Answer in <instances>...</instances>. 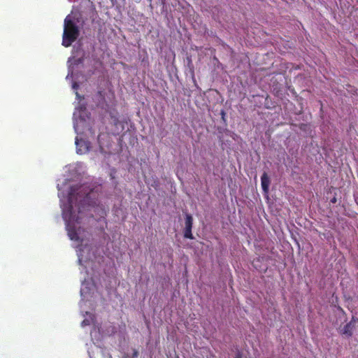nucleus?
<instances>
[{"mask_svg": "<svg viewBox=\"0 0 358 358\" xmlns=\"http://www.w3.org/2000/svg\"><path fill=\"white\" fill-rule=\"evenodd\" d=\"M185 228L192 229L193 218H192V216L191 215H189V214H186L185 215Z\"/></svg>", "mask_w": 358, "mask_h": 358, "instance_id": "6", "label": "nucleus"}, {"mask_svg": "<svg viewBox=\"0 0 358 358\" xmlns=\"http://www.w3.org/2000/svg\"><path fill=\"white\" fill-rule=\"evenodd\" d=\"M76 146H77V152L79 153V154H83V153H84L87 150V146H85L83 148V149L81 148V147H80V144H85V141H83L82 140L79 141L78 138H76Z\"/></svg>", "mask_w": 358, "mask_h": 358, "instance_id": "5", "label": "nucleus"}, {"mask_svg": "<svg viewBox=\"0 0 358 358\" xmlns=\"http://www.w3.org/2000/svg\"><path fill=\"white\" fill-rule=\"evenodd\" d=\"M83 323L87 324V322H85V320H83Z\"/></svg>", "mask_w": 358, "mask_h": 358, "instance_id": "12", "label": "nucleus"}, {"mask_svg": "<svg viewBox=\"0 0 358 358\" xmlns=\"http://www.w3.org/2000/svg\"><path fill=\"white\" fill-rule=\"evenodd\" d=\"M90 192L86 186L73 185L70 187L68 203L62 208V216L66 222V228L71 240L79 239L75 223H80V217L76 215L73 208L76 207L78 213H80L85 208V206L90 204Z\"/></svg>", "mask_w": 358, "mask_h": 358, "instance_id": "1", "label": "nucleus"}, {"mask_svg": "<svg viewBox=\"0 0 358 358\" xmlns=\"http://www.w3.org/2000/svg\"><path fill=\"white\" fill-rule=\"evenodd\" d=\"M83 323L87 324V322H85V320H83Z\"/></svg>", "mask_w": 358, "mask_h": 358, "instance_id": "11", "label": "nucleus"}, {"mask_svg": "<svg viewBox=\"0 0 358 358\" xmlns=\"http://www.w3.org/2000/svg\"><path fill=\"white\" fill-rule=\"evenodd\" d=\"M79 34L78 26L70 15H67L64 20L62 45L66 48L71 46L78 38Z\"/></svg>", "mask_w": 358, "mask_h": 358, "instance_id": "2", "label": "nucleus"}, {"mask_svg": "<svg viewBox=\"0 0 358 358\" xmlns=\"http://www.w3.org/2000/svg\"><path fill=\"white\" fill-rule=\"evenodd\" d=\"M138 350H136V349H134V350H133V354H132V355H131V358H137V357H138Z\"/></svg>", "mask_w": 358, "mask_h": 358, "instance_id": "8", "label": "nucleus"}, {"mask_svg": "<svg viewBox=\"0 0 358 358\" xmlns=\"http://www.w3.org/2000/svg\"><path fill=\"white\" fill-rule=\"evenodd\" d=\"M85 144H80V147H81V148H83V147H85Z\"/></svg>", "mask_w": 358, "mask_h": 358, "instance_id": "10", "label": "nucleus"}, {"mask_svg": "<svg viewBox=\"0 0 358 358\" xmlns=\"http://www.w3.org/2000/svg\"><path fill=\"white\" fill-rule=\"evenodd\" d=\"M331 202L332 203H335L336 202V199L335 197H334L333 199H331Z\"/></svg>", "mask_w": 358, "mask_h": 358, "instance_id": "9", "label": "nucleus"}, {"mask_svg": "<svg viewBox=\"0 0 358 358\" xmlns=\"http://www.w3.org/2000/svg\"><path fill=\"white\" fill-rule=\"evenodd\" d=\"M355 324L356 320L353 317L352 320L344 326L343 329H342L341 334L345 335L348 337H351L353 334V329L355 327Z\"/></svg>", "mask_w": 358, "mask_h": 358, "instance_id": "3", "label": "nucleus"}, {"mask_svg": "<svg viewBox=\"0 0 358 358\" xmlns=\"http://www.w3.org/2000/svg\"><path fill=\"white\" fill-rule=\"evenodd\" d=\"M184 237L189 239H193L192 229L185 228Z\"/></svg>", "mask_w": 358, "mask_h": 358, "instance_id": "7", "label": "nucleus"}, {"mask_svg": "<svg viewBox=\"0 0 358 358\" xmlns=\"http://www.w3.org/2000/svg\"><path fill=\"white\" fill-rule=\"evenodd\" d=\"M261 185L262 190L265 193H268L269 185H270V179L266 173H264L261 176Z\"/></svg>", "mask_w": 358, "mask_h": 358, "instance_id": "4", "label": "nucleus"}]
</instances>
